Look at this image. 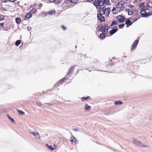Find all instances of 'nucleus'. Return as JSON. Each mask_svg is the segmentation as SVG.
I'll return each instance as SVG.
<instances>
[{"label": "nucleus", "mask_w": 152, "mask_h": 152, "mask_svg": "<svg viewBox=\"0 0 152 152\" xmlns=\"http://www.w3.org/2000/svg\"><path fill=\"white\" fill-rule=\"evenodd\" d=\"M110 10L109 8H106L105 7H102V8L99 10V13L101 14H104L105 16H108L110 13Z\"/></svg>", "instance_id": "1"}, {"label": "nucleus", "mask_w": 152, "mask_h": 152, "mask_svg": "<svg viewBox=\"0 0 152 152\" xmlns=\"http://www.w3.org/2000/svg\"><path fill=\"white\" fill-rule=\"evenodd\" d=\"M103 0H96L93 2L94 5L99 10L101 9V6H103Z\"/></svg>", "instance_id": "2"}, {"label": "nucleus", "mask_w": 152, "mask_h": 152, "mask_svg": "<svg viewBox=\"0 0 152 152\" xmlns=\"http://www.w3.org/2000/svg\"><path fill=\"white\" fill-rule=\"evenodd\" d=\"M97 28L98 29L102 31V32H107L108 29V26L104 25V26L100 25L98 26Z\"/></svg>", "instance_id": "3"}, {"label": "nucleus", "mask_w": 152, "mask_h": 152, "mask_svg": "<svg viewBox=\"0 0 152 152\" xmlns=\"http://www.w3.org/2000/svg\"><path fill=\"white\" fill-rule=\"evenodd\" d=\"M133 143L136 145L140 147L147 148L148 146L146 145L143 144L142 142L137 140L136 139H133Z\"/></svg>", "instance_id": "4"}, {"label": "nucleus", "mask_w": 152, "mask_h": 152, "mask_svg": "<svg viewBox=\"0 0 152 152\" xmlns=\"http://www.w3.org/2000/svg\"><path fill=\"white\" fill-rule=\"evenodd\" d=\"M29 133L32 134L36 138L40 139V136L39 135L38 132H33L31 131H29Z\"/></svg>", "instance_id": "5"}, {"label": "nucleus", "mask_w": 152, "mask_h": 152, "mask_svg": "<svg viewBox=\"0 0 152 152\" xmlns=\"http://www.w3.org/2000/svg\"><path fill=\"white\" fill-rule=\"evenodd\" d=\"M140 14L143 17H146L150 15V13L149 12L147 13L144 10H141L140 12Z\"/></svg>", "instance_id": "6"}, {"label": "nucleus", "mask_w": 152, "mask_h": 152, "mask_svg": "<svg viewBox=\"0 0 152 152\" xmlns=\"http://www.w3.org/2000/svg\"><path fill=\"white\" fill-rule=\"evenodd\" d=\"M104 15V14H101V13L97 14V17L100 21H104L105 18L104 17L102 16V15Z\"/></svg>", "instance_id": "7"}, {"label": "nucleus", "mask_w": 152, "mask_h": 152, "mask_svg": "<svg viewBox=\"0 0 152 152\" xmlns=\"http://www.w3.org/2000/svg\"><path fill=\"white\" fill-rule=\"evenodd\" d=\"M117 19L118 20L119 22L122 23L124 20V16L120 15L117 17Z\"/></svg>", "instance_id": "8"}, {"label": "nucleus", "mask_w": 152, "mask_h": 152, "mask_svg": "<svg viewBox=\"0 0 152 152\" xmlns=\"http://www.w3.org/2000/svg\"><path fill=\"white\" fill-rule=\"evenodd\" d=\"M125 2L124 1H121L118 2L116 5V7L117 8H120L124 4Z\"/></svg>", "instance_id": "9"}, {"label": "nucleus", "mask_w": 152, "mask_h": 152, "mask_svg": "<svg viewBox=\"0 0 152 152\" xmlns=\"http://www.w3.org/2000/svg\"><path fill=\"white\" fill-rule=\"evenodd\" d=\"M118 27L117 26H115L114 27V29L111 30L110 31V34L112 35L115 33L117 31Z\"/></svg>", "instance_id": "10"}, {"label": "nucleus", "mask_w": 152, "mask_h": 152, "mask_svg": "<svg viewBox=\"0 0 152 152\" xmlns=\"http://www.w3.org/2000/svg\"><path fill=\"white\" fill-rule=\"evenodd\" d=\"M138 42L139 40H136L134 42L132 46V49H133L135 48L136 45L138 44Z\"/></svg>", "instance_id": "11"}, {"label": "nucleus", "mask_w": 152, "mask_h": 152, "mask_svg": "<svg viewBox=\"0 0 152 152\" xmlns=\"http://www.w3.org/2000/svg\"><path fill=\"white\" fill-rule=\"evenodd\" d=\"M132 24V22L130 21L129 20H127L125 22V24L126 25V27H129Z\"/></svg>", "instance_id": "12"}, {"label": "nucleus", "mask_w": 152, "mask_h": 152, "mask_svg": "<svg viewBox=\"0 0 152 152\" xmlns=\"http://www.w3.org/2000/svg\"><path fill=\"white\" fill-rule=\"evenodd\" d=\"M32 16V15H31L29 12L27 13L25 16L24 19L25 20H27L28 19L31 18Z\"/></svg>", "instance_id": "13"}, {"label": "nucleus", "mask_w": 152, "mask_h": 152, "mask_svg": "<svg viewBox=\"0 0 152 152\" xmlns=\"http://www.w3.org/2000/svg\"><path fill=\"white\" fill-rule=\"evenodd\" d=\"M84 109L86 111L90 110H91V107L88 105V104H86L85 105Z\"/></svg>", "instance_id": "14"}, {"label": "nucleus", "mask_w": 152, "mask_h": 152, "mask_svg": "<svg viewBox=\"0 0 152 152\" xmlns=\"http://www.w3.org/2000/svg\"><path fill=\"white\" fill-rule=\"evenodd\" d=\"M74 68L75 66L71 67L70 68L69 70L67 72V75H69L74 70Z\"/></svg>", "instance_id": "15"}, {"label": "nucleus", "mask_w": 152, "mask_h": 152, "mask_svg": "<svg viewBox=\"0 0 152 152\" xmlns=\"http://www.w3.org/2000/svg\"><path fill=\"white\" fill-rule=\"evenodd\" d=\"M103 5L104 4H105V5H107L109 4L110 3V0H103Z\"/></svg>", "instance_id": "16"}, {"label": "nucleus", "mask_w": 152, "mask_h": 152, "mask_svg": "<svg viewBox=\"0 0 152 152\" xmlns=\"http://www.w3.org/2000/svg\"><path fill=\"white\" fill-rule=\"evenodd\" d=\"M70 140L72 142H74L75 144H76V143L77 140L75 137H71V139H70Z\"/></svg>", "instance_id": "17"}, {"label": "nucleus", "mask_w": 152, "mask_h": 152, "mask_svg": "<svg viewBox=\"0 0 152 152\" xmlns=\"http://www.w3.org/2000/svg\"><path fill=\"white\" fill-rule=\"evenodd\" d=\"M36 10L35 8L32 9L31 10H30L29 13L31 15H32V14H34Z\"/></svg>", "instance_id": "18"}, {"label": "nucleus", "mask_w": 152, "mask_h": 152, "mask_svg": "<svg viewBox=\"0 0 152 152\" xmlns=\"http://www.w3.org/2000/svg\"><path fill=\"white\" fill-rule=\"evenodd\" d=\"M125 10L127 12L128 14L129 15H131L133 13L132 11L130 10L129 9H126Z\"/></svg>", "instance_id": "19"}, {"label": "nucleus", "mask_w": 152, "mask_h": 152, "mask_svg": "<svg viewBox=\"0 0 152 152\" xmlns=\"http://www.w3.org/2000/svg\"><path fill=\"white\" fill-rule=\"evenodd\" d=\"M15 21L17 24H19L21 22V19L20 18H17L15 19Z\"/></svg>", "instance_id": "20"}, {"label": "nucleus", "mask_w": 152, "mask_h": 152, "mask_svg": "<svg viewBox=\"0 0 152 152\" xmlns=\"http://www.w3.org/2000/svg\"><path fill=\"white\" fill-rule=\"evenodd\" d=\"M88 98H89L90 99V98L89 96L86 97H84L82 98V101H84L86 100H88Z\"/></svg>", "instance_id": "21"}, {"label": "nucleus", "mask_w": 152, "mask_h": 152, "mask_svg": "<svg viewBox=\"0 0 152 152\" xmlns=\"http://www.w3.org/2000/svg\"><path fill=\"white\" fill-rule=\"evenodd\" d=\"M122 104V102L120 101H117L115 102V105L121 104Z\"/></svg>", "instance_id": "22"}, {"label": "nucleus", "mask_w": 152, "mask_h": 152, "mask_svg": "<svg viewBox=\"0 0 152 152\" xmlns=\"http://www.w3.org/2000/svg\"><path fill=\"white\" fill-rule=\"evenodd\" d=\"M21 43V41L20 40H17L15 42V45L18 46L20 43Z\"/></svg>", "instance_id": "23"}, {"label": "nucleus", "mask_w": 152, "mask_h": 152, "mask_svg": "<svg viewBox=\"0 0 152 152\" xmlns=\"http://www.w3.org/2000/svg\"><path fill=\"white\" fill-rule=\"evenodd\" d=\"M105 36V33H102L100 35V37L101 38H103Z\"/></svg>", "instance_id": "24"}, {"label": "nucleus", "mask_w": 152, "mask_h": 152, "mask_svg": "<svg viewBox=\"0 0 152 152\" xmlns=\"http://www.w3.org/2000/svg\"><path fill=\"white\" fill-rule=\"evenodd\" d=\"M61 1V0H55L54 3L56 4H57L60 3Z\"/></svg>", "instance_id": "25"}, {"label": "nucleus", "mask_w": 152, "mask_h": 152, "mask_svg": "<svg viewBox=\"0 0 152 152\" xmlns=\"http://www.w3.org/2000/svg\"><path fill=\"white\" fill-rule=\"evenodd\" d=\"M48 14L49 15H53L55 14V11L49 12Z\"/></svg>", "instance_id": "26"}, {"label": "nucleus", "mask_w": 152, "mask_h": 152, "mask_svg": "<svg viewBox=\"0 0 152 152\" xmlns=\"http://www.w3.org/2000/svg\"><path fill=\"white\" fill-rule=\"evenodd\" d=\"M118 23V22L115 20H113L112 22L111 26L116 25Z\"/></svg>", "instance_id": "27"}, {"label": "nucleus", "mask_w": 152, "mask_h": 152, "mask_svg": "<svg viewBox=\"0 0 152 152\" xmlns=\"http://www.w3.org/2000/svg\"><path fill=\"white\" fill-rule=\"evenodd\" d=\"M17 111L18 112V113L20 114H25L24 112H23L22 110H17Z\"/></svg>", "instance_id": "28"}, {"label": "nucleus", "mask_w": 152, "mask_h": 152, "mask_svg": "<svg viewBox=\"0 0 152 152\" xmlns=\"http://www.w3.org/2000/svg\"><path fill=\"white\" fill-rule=\"evenodd\" d=\"M46 145H47V146L51 150H52V151H53V150H54V148H53V147H52V146H51V145H50V146H49V145H48V144H46Z\"/></svg>", "instance_id": "29"}, {"label": "nucleus", "mask_w": 152, "mask_h": 152, "mask_svg": "<svg viewBox=\"0 0 152 152\" xmlns=\"http://www.w3.org/2000/svg\"><path fill=\"white\" fill-rule=\"evenodd\" d=\"M8 118L10 119L11 121L13 123L15 122V121L13 118H12L10 117V116L9 115H7Z\"/></svg>", "instance_id": "30"}, {"label": "nucleus", "mask_w": 152, "mask_h": 152, "mask_svg": "<svg viewBox=\"0 0 152 152\" xmlns=\"http://www.w3.org/2000/svg\"><path fill=\"white\" fill-rule=\"evenodd\" d=\"M124 25H125L124 24H121L119 26V28H123L124 26Z\"/></svg>", "instance_id": "31"}, {"label": "nucleus", "mask_w": 152, "mask_h": 152, "mask_svg": "<svg viewBox=\"0 0 152 152\" xmlns=\"http://www.w3.org/2000/svg\"><path fill=\"white\" fill-rule=\"evenodd\" d=\"M66 78L64 77L62 79H61L59 81L60 83L61 84L62 83V82Z\"/></svg>", "instance_id": "32"}, {"label": "nucleus", "mask_w": 152, "mask_h": 152, "mask_svg": "<svg viewBox=\"0 0 152 152\" xmlns=\"http://www.w3.org/2000/svg\"><path fill=\"white\" fill-rule=\"evenodd\" d=\"M69 1L72 3H76L77 0H69Z\"/></svg>", "instance_id": "33"}, {"label": "nucleus", "mask_w": 152, "mask_h": 152, "mask_svg": "<svg viewBox=\"0 0 152 152\" xmlns=\"http://www.w3.org/2000/svg\"><path fill=\"white\" fill-rule=\"evenodd\" d=\"M74 131L75 132H78L79 131V129L78 128H74L73 129Z\"/></svg>", "instance_id": "34"}, {"label": "nucleus", "mask_w": 152, "mask_h": 152, "mask_svg": "<svg viewBox=\"0 0 152 152\" xmlns=\"http://www.w3.org/2000/svg\"><path fill=\"white\" fill-rule=\"evenodd\" d=\"M37 104L38 106H41L42 105V103L39 102H37Z\"/></svg>", "instance_id": "35"}, {"label": "nucleus", "mask_w": 152, "mask_h": 152, "mask_svg": "<svg viewBox=\"0 0 152 152\" xmlns=\"http://www.w3.org/2000/svg\"><path fill=\"white\" fill-rule=\"evenodd\" d=\"M8 1V0H1V2L3 3L7 2Z\"/></svg>", "instance_id": "36"}, {"label": "nucleus", "mask_w": 152, "mask_h": 152, "mask_svg": "<svg viewBox=\"0 0 152 152\" xmlns=\"http://www.w3.org/2000/svg\"><path fill=\"white\" fill-rule=\"evenodd\" d=\"M144 4V3H141L139 5V7H143V6Z\"/></svg>", "instance_id": "37"}, {"label": "nucleus", "mask_w": 152, "mask_h": 152, "mask_svg": "<svg viewBox=\"0 0 152 152\" xmlns=\"http://www.w3.org/2000/svg\"><path fill=\"white\" fill-rule=\"evenodd\" d=\"M139 18H135L133 20V22H135Z\"/></svg>", "instance_id": "38"}, {"label": "nucleus", "mask_w": 152, "mask_h": 152, "mask_svg": "<svg viewBox=\"0 0 152 152\" xmlns=\"http://www.w3.org/2000/svg\"><path fill=\"white\" fill-rule=\"evenodd\" d=\"M62 28L64 30H65L66 29V27H65L64 26H62Z\"/></svg>", "instance_id": "39"}, {"label": "nucleus", "mask_w": 152, "mask_h": 152, "mask_svg": "<svg viewBox=\"0 0 152 152\" xmlns=\"http://www.w3.org/2000/svg\"><path fill=\"white\" fill-rule=\"evenodd\" d=\"M8 1H9L12 2H15V1L16 0H8Z\"/></svg>", "instance_id": "40"}, {"label": "nucleus", "mask_w": 152, "mask_h": 152, "mask_svg": "<svg viewBox=\"0 0 152 152\" xmlns=\"http://www.w3.org/2000/svg\"><path fill=\"white\" fill-rule=\"evenodd\" d=\"M31 27L30 26H28L27 27V29L28 30H31Z\"/></svg>", "instance_id": "41"}, {"label": "nucleus", "mask_w": 152, "mask_h": 152, "mask_svg": "<svg viewBox=\"0 0 152 152\" xmlns=\"http://www.w3.org/2000/svg\"><path fill=\"white\" fill-rule=\"evenodd\" d=\"M55 0H49V1L51 2H55Z\"/></svg>", "instance_id": "42"}, {"label": "nucleus", "mask_w": 152, "mask_h": 152, "mask_svg": "<svg viewBox=\"0 0 152 152\" xmlns=\"http://www.w3.org/2000/svg\"><path fill=\"white\" fill-rule=\"evenodd\" d=\"M129 7H130V8H132L133 7V5H130L129 6Z\"/></svg>", "instance_id": "43"}, {"label": "nucleus", "mask_w": 152, "mask_h": 152, "mask_svg": "<svg viewBox=\"0 0 152 152\" xmlns=\"http://www.w3.org/2000/svg\"><path fill=\"white\" fill-rule=\"evenodd\" d=\"M4 25V23H0V25L1 26H3Z\"/></svg>", "instance_id": "44"}, {"label": "nucleus", "mask_w": 152, "mask_h": 152, "mask_svg": "<svg viewBox=\"0 0 152 152\" xmlns=\"http://www.w3.org/2000/svg\"><path fill=\"white\" fill-rule=\"evenodd\" d=\"M115 10V8H113V9L112 10V11L113 12V11H114Z\"/></svg>", "instance_id": "45"}, {"label": "nucleus", "mask_w": 152, "mask_h": 152, "mask_svg": "<svg viewBox=\"0 0 152 152\" xmlns=\"http://www.w3.org/2000/svg\"><path fill=\"white\" fill-rule=\"evenodd\" d=\"M87 1H93V0H86Z\"/></svg>", "instance_id": "46"}, {"label": "nucleus", "mask_w": 152, "mask_h": 152, "mask_svg": "<svg viewBox=\"0 0 152 152\" xmlns=\"http://www.w3.org/2000/svg\"><path fill=\"white\" fill-rule=\"evenodd\" d=\"M87 70H88L89 71V72H90L91 71V70H90L88 69H87Z\"/></svg>", "instance_id": "47"}, {"label": "nucleus", "mask_w": 152, "mask_h": 152, "mask_svg": "<svg viewBox=\"0 0 152 152\" xmlns=\"http://www.w3.org/2000/svg\"><path fill=\"white\" fill-rule=\"evenodd\" d=\"M78 70L77 71V73H78L79 72H78Z\"/></svg>", "instance_id": "48"}, {"label": "nucleus", "mask_w": 152, "mask_h": 152, "mask_svg": "<svg viewBox=\"0 0 152 152\" xmlns=\"http://www.w3.org/2000/svg\"><path fill=\"white\" fill-rule=\"evenodd\" d=\"M41 5H42V4H39V5H40V6H41Z\"/></svg>", "instance_id": "49"}, {"label": "nucleus", "mask_w": 152, "mask_h": 152, "mask_svg": "<svg viewBox=\"0 0 152 152\" xmlns=\"http://www.w3.org/2000/svg\"><path fill=\"white\" fill-rule=\"evenodd\" d=\"M77 47V46H75V47H76H76Z\"/></svg>", "instance_id": "50"}]
</instances>
